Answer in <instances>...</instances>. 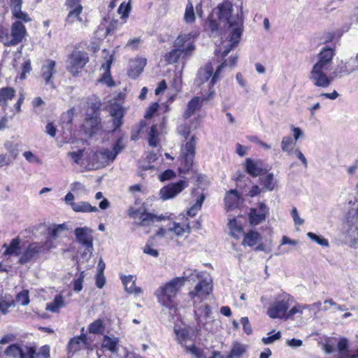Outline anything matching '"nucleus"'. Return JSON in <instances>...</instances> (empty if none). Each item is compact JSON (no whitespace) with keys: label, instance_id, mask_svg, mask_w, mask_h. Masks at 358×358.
Masks as SVG:
<instances>
[{"label":"nucleus","instance_id":"1","mask_svg":"<svg viewBox=\"0 0 358 358\" xmlns=\"http://www.w3.org/2000/svg\"><path fill=\"white\" fill-rule=\"evenodd\" d=\"M233 6L228 1L223 2L217 7V15L220 20H224L229 24V44L227 45L222 53L225 57L239 43L243 27V6H240V13L234 19H231Z\"/></svg>","mask_w":358,"mask_h":358},{"label":"nucleus","instance_id":"2","mask_svg":"<svg viewBox=\"0 0 358 358\" xmlns=\"http://www.w3.org/2000/svg\"><path fill=\"white\" fill-rule=\"evenodd\" d=\"M334 55V50L330 48H324L319 53L318 61L313 66L309 76L315 86L324 88L330 85L333 78L327 73L331 69Z\"/></svg>","mask_w":358,"mask_h":358},{"label":"nucleus","instance_id":"3","mask_svg":"<svg viewBox=\"0 0 358 358\" xmlns=\"http://www.w3.org/2000/svg\"><path fill=\"white\" fill-rule=\"evenodd\" d=\"M190 276L184 275L174 278L160 285L154 292L157 302L163 307L171 309L174 307L175 298L185 285Z\"/></svg>","mask_w":358,"mask_h":358},{"label":"nucleus","instance_id":"4","mask_svg":"<svg viewBox=\"0 0 358 358\" xmlns=\"http://www.w3.org/2000/svg\"><path fill=\"white\" fill-rule=\"evenodd\" d=\"M225 65L226 62H222L213 74V67L210 63L200 68L194 81L195 85L201 91H208L209 94L210 90H214L213 86L220 80V73Z\"/></svg>","mask_w":358,"mask_h":358},{"label":"nucleus","instance_id":"5","mask_svg":"<svg viewBox=\"0 0 358 358\" xmlns=\"http://www.w3.org/2000/svg\"><path fill=\"white\" fill-rule=\"evenodd\" d=\"M190 271L191 273L188 275L190 276L189 279H194V276H195L199 280V282L195 285L194 289L189 292V295L194 301H195V299L203 300L212 292V280L210 278L205 276L204 273L202 272H199L196 270H190Z\"/></svg>","mask_w":358,"mask_h":358},{"label":"nucleus","instance_id":"6","mask_svg":"<svg viewBox=\"0 0 358 358\" xmlns=\"http://www.w3.org/2000/svg\"><path fill=\"white\" fill-rule=\"evenodd\" d=\"M292 301L291 296L287 293L278 294L274 301L267 310V315L273 319H283L286 320V314Z\"/></svg>","mask_w":358,"mask_h":358},{"label":"nucleus","instance_id":"7","mask_svg":"<svg viewBox=\"0 0 358 358\" xmlns=\"http://www.w3.org/2000/svg\"><path fill=\"white\" fill-rule=\"evenodd\" d=\"M27 29L20 21L13 22L10 27V33L7 31H0V41L6 46L16 45L25 37Z\"/></svg>","mask_w":358,"mask_h":358},{"label":"nucleus","instance_id":"8","mask_svg":"<svg viewBox=\"0 0 358 358\" xmlns=\"http://www.w3.org/2000/svg\"><path fill=\"white\" fill-rule=\"evenodd\" d=\"M196 139L192 136L180 149V160L181 166L178 168L180 173H186L193 165L196 152Z\"/></svg>","mask_w":358,"mask_h":358},{"label":"nucleus","instance_id":"9","mask_svg":"<svg viewBox=\"0 0 358 358\" xmlns=\"http://www.w3.org/2000/svg\"><path fill=\"white\" fill-rule=\"evenodd\" d=\"M88 62V54L75 48L68 57L66 69L73 76H76L82 71Z\"/></svg>","mask_w":358,"mask_h":358},{"label":"nucleus","instance_id":"10","mask_svg":"<svg viewBox=\"0 0 358 358\" xmlns=\"http://www.w3.org/2000/svg\"><path fill=\"white\" fill-rule=\"evenodd\" d=\"M68 227L65 224H52L47 229V239L45 243L46 251L56 248L58 239L67 236Z\"/></svg>","mask_w":358,"mask_h":358},{"label":"nucleus","instance_id":"11","mask_svg":"<svg viewBox=\"0 0 358 358\" xmlns=\"http://www.w3.org/2000/svg\"><path fill=\"white\" fill-rule=\"evenodd\" d=\"M196 34L192 33L179 35L173 42V48H177L186 58L192 55L195 50L194 41Z\"/></svg>","mask_w":358,"mask_h":358},{"label":"nucleus","instance_id":"12","mask_svg":"<svg viewBox=\"0 0 358 358\" xmlns=\"http://www.w3.org/2000/svg\"><path fill=\"white\" fill-rule=\"evenodd\" d=\"M187 186L188 182L186 180H181L177 182L171 183L160 189L159 196L164 201L173 199Z\"/></svg>","mask_w":358,"mask_h":358},{"label":"nucleus","instance_id":"13","mask_svg":"<svg viewBox=\"0 0 358 358\" xmlns=\"http://www.w3.org/2000/svg\"><path fill=\"white\" fill-rule=\"evenodd\" d=\"M268 207L262 202L257 204L255 208H250L248 213V220L251 225H258L266 220L268 215Z\"/></svg>","mask_w":358,"mask_h":358},{"label":"nucleus","instance_id":"14","mask_svg":"<svg viewBox=\"0 0 358 358\" xmlns=\"http://www.w3.org/2000/svg\"><path fill=\"white\" fill-rule=\"evenodd\" d=\"M45 250H46L45 248V243H32L22 253L20 259H19V262L20 264H26L36 258L40 253Z\"/></svg>","mask_w":358,"mask_h":358},{"label":"nucleus","instance_id":"15","mask_svg":"<svg viewBox=\"0 0 358 358\" xmlns=\"http://www.w3.org/2000/svg\"><path fill=\"white\" fill-rule=\"evenodd\" d=\"M56 73V62L52 59L45 60L41 66V76L44 80L45 84L50 85L52 89L55 88L52 78Z\"/></svg>","mask_w":358,"mask_h":358},{"label":"nucleus","instance_id":"16","mask_svg":"<svg viewBox=\"0 0 358 358\" xmlns=\"http://www.w3.org/2000/svg\"><path fill=\"white\" fill-rule=\"evenodd\" d=\"M214 94L215 91L210 90L207 96H195L192 99L187 103V108L184 113V117L186 119L190 117L197 109H199L203 106L204 101L212 99Z\"/></svg>","mask_w":358,"mask_h":358},{"label":"nucleus","instance_id":"17","mask_svg":"<svg viewBox=\"0 0 358 358\" xmlns=\"http://www.w3.org/2000/svg\"><path fill=\"white\" fill-rule=\"evenodd\" d=\"M92 166L99 168L108 164L109 162L115 160V155H112L110 150L103 149L93 153Z\"/></svg>","mask_w":358,"mask_h":358},{"label":"nucleus","instance_id":"18","mask_svg":"<svg viewBox=\"0 0 358 358\" xmlns=\"http://www.w3.org/2000/svg\"><path fill=\"white\" fill-rule=\"evenodd\" d=\"M185 348L195 358H229L228 355L223 357L220 352H212L208 349L201 350L194 345H185Z\"/></svg>","mask_w":358,"mask_h":358},{"label":"nucleus","instance_id":"19","mask_svg":"<svg viewBox=\"0 0 358 358\" xmlns=\"http://www.w3.org/2000/svg\"><path fill=\"white\" fill-rule=\"evenodd\" d=\"M75 236L76 241L83 246L92 247L93 237L92 230L87 227H78L75 229Z\"/></svg>","mask_w":358,"mask_h":358},{"label":"nucleus","instance_id":"20","mask_svg":"<svg viewBox=\"0 0 358 358\" xmlns=\"http://www.w3.org/2000/svg\"><path fill=\"white\" fill-rule=\"evenodd\" d=\"M82 129L86 134L90 136L97 134L101 129L100 117L94 115L87 118L83 124Z\"/></svg>","mask_w":358,"mask_h":358},{"label":"nucleus","instance_id":"21","mask_svg":"<svg viewBox=\"0 0 358 358\" xmlns=\"http://www.w3.org/2000/svg\"><path fill=\"white\" fill-rule=\"evenodd\" d=\"M108 112L113 117V130L118 129L122 124V117L124 115L123 108L117 103H111L108 106Z\"/></svg>","mask_w":358,"mask_h":358},{"label":"nucleus","instance_id":"22","mask_svg":"<svg viewBox=\"0 0 358 358\" xmlns=\"http://www.w3.org/2000/svg\"><path fill=\"white\" fill-rule=\"evenodd\" d=\"M210 308L208 305L204 304L201 306L197 310H195V315L198 325L203 327L206 330H211L208 327V320H209V315Z\"/></svg>","mask_w":358,"mask_h":358},{"label":"nucleus","instance_id":"23","mask_svg":"<svg viewBox=\"0 0 358 358\" xmlns=\"http://www.w3.org/2000/svg\"><path fill=\"white\" fill-rule=\"evenodd\" d=\"M22 0H10V8L13 16L24 22H31V18L29 15L22 10Z\"/></svg>","mask_w":358,"mask_h":358},{"label":"nucleus","instance_id":"24","mask_svg":"<svg viewBox=\"0 0 358 358\" xmlns=\"http://www.w3.org/2000/svg\"><path fill=\"white\" fill-rule=\"evenodd\" d=\"M122 282L124 286L125 290L134 294H140L143 292L141 288L136 286V277L131 275H122L120 277Z\"/></svg>","mask_w":358,"mask_h":358},{"label":"nucleus","instance_id":"25","mask_svg":"<svg viewBox=\"0 0 358 358\" xmlns=\"http://www.w3.org/2000/svg\"><path fill=\"white\" fill-rule=\"evenodd\" d=\"M170 231L173 232L178 236H182L185 234H190L191 228L187 219H185L182 223L174 222L169 227Z\"/></svg>","mask_w":358,"mask_h":358},{"label":"nucleus","instance_id":"26","mask_svg":"<svg viewBox=\"0 0 358 358\" xmlns=\"http://www.w3.org/2000/svg\"><path fill=\"white\" fill-rule=\"evenodd\" d=\"M245 169L246 171L253 177L260 176L263 171L262 162L259 161H254L250 158L245 160Z\"/></svg>","mask_w":358,"mask_h":358},{"label":"nucleus","instance_id":"27","mask_svg":"<svg viewBox=\"0 0 358 358\" xmlns=\"http://www.w3.org/2000/svg\"><path fill=\"white\" fill-rule=\"evenodd\" d=\"M146 65V59L143 58H138L132 62L131 68L128 71V75L132 78L138 77L143 71Z\"/></svg>","mask_w":358,"mask_h":358},{"label":"nucleus","instance_id":"28","mask_svg":"<svg viewBox=\"0 0 358 358\" xmlns=\"http://www.w3.org/2000/svg\"><path fill=\"white\" fill-rule=\"evenodd\" d=\"M73 210L76 213H91L98 211L96 206H92L87 201L71 202L70 203Z\"/></svg>","mask_w":358,"mask_h":358},{"label":"nucleus","instance_id":"29","mask_svg":"<svg viewBox=\"0 0 358 358\" xmlns=\"http://www.w3.org/2000/svg\"><path fill=\"white\" fill-rule=\"evenodd\" d=\"M261 239L262 236L258 231L250 230L245 234L242 243L243 245L252 247L258 243Z\"/></svg>","mask_w":358,"mask_h":358},{"label":"nucleus","instance_id":"30","mask_svg":"<svg viewBox=\"0 0 358 358\" xmlns=\"http://www.w3.org/2000/svg\"><path fill=\"white\" fill-rule=\"evenodd\" d=\"M81 13L78 12H69L66 18V24L76 28L82 27L85 21L81 16Z\"/></svg>","mask_w":358,"mask_h":358},{"label":"nucleus","instance_id":"31","mask_svg":"<svg viewBox=\"0 0 358 358\" xmlns=\"http://www.w3.org/2000/svg\"><path fill=\"white\" fill-rule=\"evenodd\" d=\"M15 305V300L11 295H0V311L3 315H6L8 313V309L11 307H14Z\"/></svg>","mask_w":358,"mask_h":358},{"label":"nucleus","instance_id":"32","mask_svg":"<svg viewBox=\"0 0 358 358\" xmlns=\"http://www.w3.org/2000/svg\"><path fill=\"white\" fill-rule=\"evenodd\" d=\"M240 196L235 189L229 191L224 198L225 206L227 210L234 208L238 206Z\"/></svg>","mask_w":358,"mask_h":358},{"label":"nucleus","instance_id":"33","mask_svg":"<svg viewBox=\"0 0 358 358\" xmlns=\"http://www.w3.org/2000/svg\"><path fill=\"white\" fill-rule=\"evenodd\" d=\"M15 96V90L11 87L2 88L0 90V105L5 110L8 101Z\"/></svg>","mask_w":358,"mask_h":358},{"label":"nucleus","instance_id":"34","mask_svg":"<svg viewBox=\"0 0 358 358\" xmlns=\"http://www.w3.org/2000/svg\"><path fill=\"white\" fill-rule=\"evenodd\" d=\"M164 218L165 217L162 215L157 216L150 213H142L139 215V224L141 226H148L155 222H159L164 220Z\"/></svg>","mask_w":358,"mask_h":358},{"label":"nucleus","instance_id":"35","mask_svg":"<svg viewBox=\"0 0 358 358\" xmlns=\"http://www.w3.org/2000/svg\"><path fill=\"white\" fill-rule=\"evenodd\" d=\"M25 352H24L17 344L9 345L5 350L6 355L10 358H25Z\"/></svg>","mask_w":358,"mask_h":358},{"label":"nucleus","instance_id":"36","mask_svg":"<svg viewBox=\"0 0 358 358\" xmlns=\"http://www.w3.org/2000/svg\"><path fill=\"white\" fill-rule=\"evenodd\" d=\"M64 306V300L62 295H57L54 300L46 304V310L52 313H58Z\"/></svg>","mask_w":358,"mask_h":358},{"label":"nucleus","instance_id":"37","mask_svg":"<svg viewBox=\"0 0 358 358\" xmlns=\"http://www.w3.org/2000/svg\"><path fill=\"white\" fill-rule=\"evenodd\" d=\"M346 242L352 247H358V228L350 227L346 231Z\"/></svg>","mask_w":358,"mask_h":358},{"label":"nucleus","instance_id":"38","mask_svg":"<svg viewBox=\"0 0 358 358\" xmlns=\"http://www.w3.org/2000/svg\"><path fill=\"white\" fill-rule=\"evenodd\" d=\"M248 350L247 345L236 342L233 344L228 356L229 358L242 357Z\"/></svg>","mask_w":358,"mask_h":358},{"label":"nucleus","instance_id":"39","mask_svg":"<svg viewBox=\"0 0 358 358\" xmlns=\"http://www.w3.org/2000/svg\"><path fill=\"white\" fill-rule=\"evenodd\" d=\"M296 142L289 136L282 137L280 146L282 152H287L288 155L293 153V148Z\"/></svg>","mask_w":358,"mask_h":358},{"label":"nucleus","instance_id":"40","mask_svg":"<svg viewBox=\"0 0 358 358\" xmlns=\"http://www.w3.org/2000/svg\"><path fill=\"white\" fill-rule=\"evenodd\" d=\"M102 347L111 352H115L118 348V340L116 338L105 336L102 343Z\"/></svg>","mask_w":358,"mask_h":358},{"label":"nucleus","instance_id":"41","mask_svg":"<svg viewBox=\"0 0 358 358\" xmlns=\"http://www.w3.org/2000/svg\"><path fill=\"white\" fill-rule=\"evenodd\" d=\"M180 58L184 59L185 57L176 48L164 55V59L168 64H175Z\"/></svg>","mask_w":358,"mask_h":358},{"label":"nucleus","instance_id":"42","mask_svg":"<svg viewBox=\"0 0 358 358\" xmlns=\"http://www.w3.org/2000/svg\"><path fill=\"white\" fill-rule=\"evenodd\" d=\"M20 241L17 238H14L10 242L8 247L4 252L5 255H18L20 254Z\"/></svg>","mask_w":358,"mask_h":358},{"label":"nucleus","instance_id":"43","mask_svg":"<svg viewBox=\"0 0 358 358\" xmlns=\"http://www.w3.org/2000/svg\"><path fill=\"white\" fill-rule=\"evenodd\" d=\"M174 333L180 343L185 341L189 336L188 330L185 327H182L179 325L174 327Z\"/></svg>","mask_w":358,"mask_h":358},{"label":"nucleus","instance_id":"44","mask_svg":"<svg viewBox=\"0 0 358 358\" xmlns=\"http://www.w3.org/2000/svg\"><path fill=\"white\" fill-rule=\"evenodd\" d=\"M229 227L231 230V235L235 238H239L243 234L242 227L237 224L236 220H231L229 222Z\"/></svg>","mask_w":358,"mask_h":358},{"label":"nucleus","instance_id":"45","mask_svg":"<svg viewBox=\"0 0 358 358\" xmlns=\"http://www.w3.org/2000/svg\"><path fill=\"white\" fill-rule=\"evenodd\" d=\"M85 336L84 335L73 338L69 343V350L71 352L77 351L80 348V345L85 343Z\"/></svg>","mask_w":358,"mask_h":358},{"label":"nucleus","instance_id":"46","mask_svg":"<svg viewBox=\"0 0 358 358\" xmlns=\"http://www.w3.org/2000/svg\"><path fill=\"white\" fill-rule=\"evenodd\" d=\"M3 146L9 153L8 155H10L13 159H16L19 154V149L17 145L15 144L13 141H7L4 143Z\"/></svg>","mask_w":358,"mask_h":358},{"label":"nucleus","instance_id":"47","mask_svg":"<svg viewBox=\"0 0 358 358\" xmlns=\"http://www.w3.org/2000/svg\"><path fill=\"white\" fill-rule=\"evenodd\" d=\"M184 20L187 23H193L195 20L193 4L190 1L186 6Z\"/></svg>","mask_w":358,"mask_h":358},{"label":"nucleus","instance_id":"48","mask_svg":"<svg viewBox=\"0 0 358 358\" xmlns=\"http://www.w3.org/2000/svg\"><path fill=\"white\" fill-rule=\"evenodd\" d=\"M307 305L296 304L293 306L289 310H287L286 314V320L292 319L293 316L296 314H302L305 309L308 308Z\"/></svg>","mask_w":358,"mask_h":358},{"label":"nucleus","instance_id":"49","mask_svg":"<svg viewBox=\"0 0 358 358\" xmlns=\"http://www.w3.org/2000/svg\"><path fill=\"white\" fill-rule=\"evenodd\" d=\"M90 333L92 334H102L104 331V327L101 320H96L91 323L88 327Z\"/></svg>","mask_w":358,"mask_h":358},{"label":"nucleus","instance_id":"50","mask_svg":"<svg viewBox=\"0 0 358 358\" xmlns=\"http://www.w3.org/2000/svg\"><path fill=\"white\" fill-rule=\"evenodd\" d=\"M66 6L69 12H83L80 0H67Z\"/></svg>","mask_w":358,"mask_h":358},{"label":"nucleus","instance_id":"51","mask_svg":"<svg viewBox=\"0 0 358 358\" xmlns=\"http://www.w3.org/2000/svg\"><path fill=\"white\" fill-rule=\"evenodd\" d=\"M273 173H268L266 177L262 180V184L266 189L272 191L275 187V182L274 181Z\"/></svg>","mask_w":358,"mask_h":358},{"label":"nucleus","instance_id":"52","mask_svg":"<svg viewBox=\"0 0 358 358\" xmlns=\"http://www.w3.org/2000/svg\"><path fill=\"white\" fill-rule=\"evenodd\" d=\"M307 236L320 245H322L323 247L329 246L328 241L321 236H318L313 232H308L307 234Z\"/></svg>","mask_w":358,"mask_h":358},{"label":"nucleus","instance_id":"53","mask_svg":"<svg viewBox=\"0 0 358 358\" xmlns=\"http://www.w3.org/2000/svg\"><path fill=\"white\" fill-rule=\"evenodd\" d=\"M274 331H270L268 334V336L264 337L262 339V341L264 344H265V345L271 344V343H273L274 341H275L277 340H279L281 338V333H280V331H277L275 334H273Z\"/></svg>","mask_w":358,"mask_h":358},{"label":"nucleus","instance_id":"54","mask_svg":"<svg viewBox=\"0 0 358 358\" xmlns=\"http://www.w3.org/2000/svg\"><path fill=\"white\" fill-rule=\"evenodd\" d=\"M85 248V251L81 255V259L78 262V268L80 269L81 264L84 262H88V260L91 258L92 251H93V246L92 248H90V246H84Z\"/></svg>","mask_w":358,"mask_h":358},{"label":"nucleus","instance_id":"55","mask_svg":"<svg viewBox=\"0 0 358 358\" xmlns=\"http://www.w3.org/2000/svg\"><path fill=\"white\" fill-rule=\"evenodd\" d=\"M148 142L149 145L152 147H156L158 143L157 141V132L156 126L152 125L148 133Z\"/></svg>","mask_w":358,"mask_h":358},{"label":"nucleus","instance_id":"56","mask_svg":"<svg viewBox=\"0 0 358 358\" xmlns=\"http://www.w3.org/2000/svg\"><path fill=\"white\" fill-rule=\"evenodd\" d=\"M87 103V106L90 107L93 111L99 110L101 105L99 98L94 95L88 97Z\"/></svg>","mask_w":358,"mask_h":358},{"label":"nucleus","instance_id":"57","mask_svg":"<svg viewBox=\"0 0 358 358\" xmlns=\"http://www.w3.org/2000/svg\"><path fill=\"white\" fill-rule=\"evenodd\" d=\"M16 301L22 306H27L29 303V296L28 290H23L17 294Z\"/></svg>","mask_w":358,"mask_h":358},{"label":"nucleus","instance_id":"58","mask_svg":"<svg viewBox=\"0 0 358 358\" xmlns=\"http://www.w3.org/2000/svg\"><path fill=\"white\" fill-rule=\"evenodd\" d=\"M205 196L203 194H201L199 197L197 199L196 203L188 210L187 213L191 215L194 216L196 214V212L201 209L202 206V203L204 201Z\"/></svg>","mask_w":358,"mask_h":358},{"label":"nucleus","instance_id":"59","mask_svg":"<svg viewBox=\"0 0 358 358\" xmlns=\"http://www.w3.org/2000/svg\"><path fill=\"white\" fill-rule=\"evenodd\" d=\"M131 8V6L129 2L127 3L123 2L119 6L117 12L122 15V18H127L129 16Z\"/></svg>","mask_w":358,"mask_h":358},{"label":"nucleus","instance_id":"60","mask_svg":"<svg viewBox=\"0 0 358 358\" xmlns=\"http://www.w3.org/2000/svg\"><path fill=\"white\" fill-rule=\"evenodd\" d=\"M125 147L124 143H123V140L122 138H120L117 140L115 144L113 146V150L110 151L112 152V155H115V159L116 158L117 155L122 152V150Z\"/></svg>","mask_w":358,"mask_h":358},{"label":"nucleus","instance_id":"61","mask_svg":"<svg viewBox=\"0 0 358 358\" xmlns=\"http://www.w3.org/2000/svg\"><path fill=\"white\" fill-rule=\"evenodd\" d=\"M67 156L70 157L75 164H79L80 160L83 157V150H78L74 152H69Z\"/></svg>","mask_w":358,"mask_h":358},{"label":"nucleus","instance_id":"62","mask_svg":"<svg viewBox=\"0 0 358 358\" xmlns=\"http://www.w3.org/2000/svg\"><path fill=\"white\" fill-rule=\"evenodd\" d=\"M358 71V65L350 66L348 63H345L341 68L340 73L349 75L354 71Z\"/></svg>","mask_w":358,"mask_h":358},{"label":"nucleus","instance_id":"63","mask_svg":"<svg viewBox=\"0 0 358 358\" xmlns=\"http://www.w3.org/2000/svg\"><path fill=\"white\" fill-rule=\"evenodd\" d=\"M15 159L8 154H0V167L10 164Z\"/></svg>","mask_w":358,"mask_h":358},{"label":"nucleus","instance_id":"64","mask_svg":"<svg viewBox=\"0 0 358 358\" xmlns=\"http://www.w3.org/2000/svg\"><path fill=\"white\" fill-rule=\"evenodd\" d=\"M84 278H85V274H84V272L82 271L80 274V276L74 281L73 289L75 291L80 292L82 290Z\"/></svg>","mask_w":358,"mask_h":358}]
</instances>
